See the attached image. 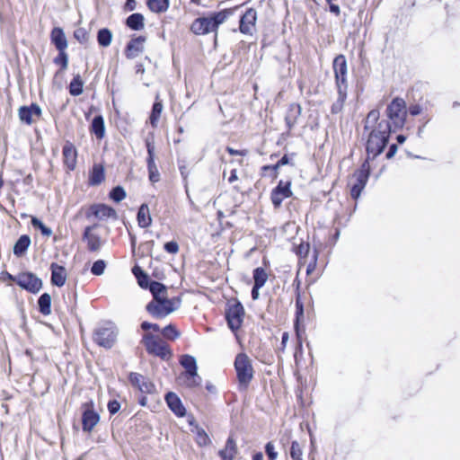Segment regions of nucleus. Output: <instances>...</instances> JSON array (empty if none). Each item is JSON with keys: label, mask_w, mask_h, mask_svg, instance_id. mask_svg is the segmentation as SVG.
<instances>
[{"label": "nucleus", "mask_w": 460, "mask_h": 460, "mask_svg": "<svg viewBox=\"0 0 460 460\" xmlns=\"http://www.w3.org/2000/svg\"><path fill=\"white\" fill-rule=\"evenodd\" d=\"M148 9L154 13H165L170 5V0H146Z\"/></svg>", "instance_id": "32"}, {"label": "nucleus", "mask_w": 460, "mask_h": 460, "mask_svg": "<svg viewBox=\"0 0 460 460\" xmlns=\"http://www.w3.org/2000/svg\"><path fill=\"white\" fill-rule=\"evenodd\" d=\"M84 82L81 75L79 74L74 75L67 86L70 95L74 97L81 95L84 93Z\"/></svg>", "instance_id": "28"}, {"label": "nucleus", "mask_w": 460, "mask_h": 460, "mask_svg": "<svg viewBox=\"0 0 460 460\" xmlns=\"http://www.w3.org/2000/svg\"><path fill=\"white\" fill-rule=\"evenodd\" d=\"M257 13L248 9L240 19L239 30L243 34L252 35L256 31Z\"/></svg>", "instance_id": "17"}, {"label": "nucleus", "mask_w": 460, "mask_h": 460, "mask_svg": "<svg viewBox=\"0 0 460 460\" xmlns=\"http://www.w3.org/2000/svg\"><path fill=\"white\" fill-rule=\"evenodd\" d=\"M143 243H140L138 247H136V257H133L131 252V261L133 266L131 268V273L137 279V285L140 288L144 289V269L139 265L138 260L144 257Z\"/></svg>", "instance_id": "19"}, {"label": "nucleus", "mask_w": 460, "mask_h": 460, "mask_svg": "<svg viewBox=\"0 0 460 460\" xmlns=\"http://www.w3.org/2000/svg\"><path fill=\"white\" fill-rule=\"evenodd\" d=\"M85 217L87 219L95 217L99 220H106L108 218L117 220L119 216L115 208L105 203H94L91 205L85 212Z\"/></svg>", "instance_id": "10"}, {"label": "nucleus", "mask_w": 460, "mask_h": 460, "mask_svg": "<svg viewBox=\"0 0 460 460\" xmlns=\"http://www.w3.org/2000/svg\"><path fill=\"white\" fill-rule=\"evenodd\" d=\"M422 112V108L419 104H413L409 107V113L412 116H417Z\"/></svg>", "instance_id": "59"}, {"label": "nucleus", "mask_w": 460, "mask_h": 460, "mask_svg": "<svg viewBox=\"0 0 460 460\" xmlns=\"http://www.w3.org/2000/svg\"><path fill=\"white\" fill-rule=\"evenodd\" d=\"M310 246L307 243H301L296 249V254L300 258H305L309 253Z\"/></svg>", "instance_id": "51"}, {"label": "nucleus", "mask_w": 460, "mask_h": 460, "mask_svg": "<svg viewBox=\"0 0 460 460\" xmlns=\"http://www.w3.org/2000/svg\"><path fill=\"white\" fill-rule=\"evenodd\" d=\"M301 106L296 103H292L289 105L285 120L288 128H291L297 120V118L301 114Z\"/></svg>", "instance_id": "31"}, {"label": "nucleus", "mask_w": 460, "mask_h": 460, "mask_svg": "<svg viewBox=\"0 0 460 460\" xmlns=\"http://www.w3.org/2000/svg\"><path fill=\"white\" fill-rule=\"evenodd\" d=\"M231 14L232 12L230 10H222L210 13L207 16L199 17L192 22L190 31L196 35L217 33L218 27L223 24Z\"/></svg>", "instance_id": "3"}, {"label": "nucleus", "mask_w": 460, "mask_h": 460, "mask_svg": "<svg viewBox=\"0 0 460 460\" xmlns=\"http://www.w3.org/2000/svg\"><path fill=\"white\" fill-rule=\"evenodd\" d=\"M316 261H317V252H314L313 254L312 261H310V263L307 265V268H306V273L308 275L311 274L315 270Z\"/></svg>", "instance_id": "56"}, {"label": "nucleus", "mask_w": 460, "mask_h": 460, "mask_svg": "<svg viewBox=\"0 0 460 460\" xmlns=\"http://www.w3.org/2000/svg\"><path fill=\"white\" fill-rule=\"evenodd\" d=\"M147 151L149 154V161H148V170H149V180L152 182H156L159 181V172L155 166L153 161V147L148 145Z\"/></svg>", "instance_id": "39"}, {"label": "nucleus", "mask_w": 460, "mask_h": 460, "mask_svg": "<svg viewBox=\"0 0 460 460\" xmlns=\"http://www.w3.org/2000/svg\"><path fill=\"white\" fill-rule=\"evenodd\" d=\"M290 185V181H279L277 187L272 190L270 199L275 208H279L282 201L292 195Z\"/></svg>", "instance_id": "16"}, {"label": "nucleus", "mask_w": 460, "mask_h": 460, "mask_svg": "<svg viewBox=\"0 0 460 460\" xmlns=\"http://www.w3.org/2000/svg\"><path fill=\"white\" fill-rule=\"evenodd\" d=\"M237 172L236 170L234 169L230 172V176L228 177V182L233 183L237 180Z\"/></svg>", "instance_id": "63"}, {"label": "nucleus", "mask_w": 460, "mask_h": 460, "mask_svg": "<svg viewBox=\"0 0 460 460\" xmlns=\"http://www.w3.org/2000/svg\"><path fill=\"white\" fill-rule=\"evenodd\" d=\"M89 130L90 133L95 136L98 140L104 138L106 129L104 118L102 114H97L93 117L90 124Z\"/></svg>", "instance_id": "25"}, {"label": "nucleus", "mask_w": 460, "mask_h": 460, "mask_svg": "<svg viewBox=\"0 0 460 460\" xmlns=\"http://www.w3.org/2000/svg\"><path fill=\"white\" fill-rule=\"evenodd\" d=\"M32 181H33V177H32V175L31 173H29L28 175H26L23 178V184L24 185L31 186L32 184Z\"/></svg>", "instance_id": "64"}, {"label": "nucleus", "mask_w": 460, "mask_h": 460, "mask_svg": "<svg viewBox=\"0 0 460 460\" xmlns=\"http://www.w3.org/2000/svg\"><path fill=\"white\" fill-rule=\"evenodd\" d=\"M118 330L111 323H107L104 326L96 328L93 334V341L100 347L111 349L117 341Z\"/></svg>", "instance_id": "5"}, {"label": "nucleus", "mask_w": 460, "mask_h": 460, "mask_svg": "<svg viewBox=\"0 0 460 460\" xmlns=\"http://www.w3.org/2000/svg\"><path fill=\"white\" fill-rule=\"evenodd\" d=\"M106 267V261L102 259H99L93 261L91 267V273L94 276H102L104 273Z\"/></svg>", "instance_id": "45"}, {"label": "nucleus", "mask_w": 460, "mask_h": 460, "mask_svg": "<svg viewBox=\"0 0 460 460\" xmlns=\"http://www.w3.org/2000/svg\"><path fill=\"white\" fill-rule=\"evenodd\" d=\"M290 456L293 460H303V447L299 442L291 443Z\"/></svg>", "instance_id": "46"}, {"label": "nucleus", "mask_w": 460, "mask_h": 460, "mask_svg": "<svg viewBox=\"0 0 460 460\" xmlns=\"http://www.w3.org/2000/svg\"><path fill=\"white\" fill-rule=\"evenodd\" d=\"M166 402L169 408L179 417L185 415V408L181 403V399L174 393H168L165 396Z\"/></svg>", "instance_id": "26"}, {"label": "nucleus", "mask_w": 460, "mask_h": 460, "mask_svg": "<svg viewBox=\"0 0 460 460\" xmlns=\"http://www.w3.org/2000/svg\"><path fill=\"white\" fill-rule=\"evenodd\" d=\"M49 270L51 272V285L58 288L63 287L66 284L67 278L66 268L57 262H51Z\"/></svg>", "instance_id": "21"}, {"label": "nucleus", "mask_w": 460, "mask_h": 460, "mask_svg": "<svg viewBox=\"0 0 460 460\" xmlns=\"http://www.w3.org/2000/svg\"><path fill=\"white\" fill-rule=\"evenodd\" d=\"M16 279V285L31 294H38L43 287L42 279L29 270L20 272Z\"/></svg>", "instance_id": "8"}, {"label": "nucleus", "mask_w": 460, "mask_h": 460, "mask_svg": "<svg viewBox=\"0 0 460 460\" xmlns=\"http://www.w3.org/2000/svg\"><path fill=\"white\" fill-rule=\"evenodd\" d=\"M164 250L172 254H175L179 252V245L176 242L171 241L164 244Z\"/></svg>", "instance_id": "54"}, {"label": "nucleus", "mask_w": 460, "mask_h": 460, "mask_svg": "<svg viewBox=\"0 0 460 460\" xmlns=\"http://www.w3.org/2000/svg\"><path fill=\"white\" fill-rule=\"evenodd\" d=\"M196 441L199 446H207L209 444L210 439L203 429H199L197 431Z\"/></svg>", "instance_id": "50"}, {"label": "nucleus", "mask_w": 460, "mask_h": 460, "mask_svg": "<svg viewBox=\"0 0 460 460\" xmlns=\"http://www.w3.org/2000/svg\"><path fill=\"white\" fill-rule=\"evenodd\" d=\"M146 349L162 359H169L172 356L171 350L165 341L159 338H146Z\"/></svg>", "instance_id": "11"}, {"label": "nucleus", "mask_w": 460, "mask_h": 460, "mask_svg": "<svg viewBox=\"0 0 460 460\" xmlns=\"http://www.w3.org/2000/svg\"><path fill=\"white\" fill-rule=\"evenodd\" d=\"M234 367L240 385L245 388L253 376V369L250 358L245 354L237 355Z\"/></svg>", "instance_id": "9"}, {"label": "nucleus", "mask_w": 460, "mask_h": 460, "mask_svg": "<svg viewBox=\"0 0 460 460\" xmlns=\"http://www.w3.org/2000/svg\"><path fill=\"white\" fill-rule=\"evenodd\" d=\"M124 225L127 228V231L129 235V241H130V247H131V252L133 253V257H136V246H137V236L135 234L131 231V226L128 227V225L124 222Z\"/></svg>", "instance_id": "52"}, {"label": "nucleus", "mask_w": 460, "mask_h": 460, "mask_svg": "<svg viewBox=\"0 0 460 460\" xmlns=\"http://www.w3.org/2000/svg\"><path fill=\"white\" fill-rule=\"evenodd\" d=\"M112 37V32L108 28H102L97 31V42L100 47H109L111 44Z\"/></svg>", "instance_id": "33"}, {"label": "nucleus", "mask_w": 460, "mask_h": 460, "mask_svg": "<svg viewBox=\"0 0 460 460\" xmlns=\"http://www.w3.org/2000/svg\"><path fill=\"white\" fill-rule=\"evenodd\" d=\"M50 43L56 49H66L68 42L63 28L54 27L50 31Z\"/></svg>", "instance_id": "24"}, {"label": "nucleus", "mask_w": 460, "mask_h": 460, "mask_svg": "<svg viewBox=\"0 0 460 460\" xmlns=\"http://www.w3.org/2000/svg\"><path fill=\"white\" fill-rule=\"evenodd\" d=\"M243 314V307L240 303H234L229 305L226 311V320L232 331H236L240 328Z\"/></svg>", "instance_id": "14"}, {"label": "nucleus", "mask_w": 460, "mask_h": 460, "mask_svg": "<svg viewBox=\"0 0 460 460\" xmlns=\"http://www.w3.org/2000/svg\"><path fill=\"white\" fill-rule=\"evenodd\" d=\"M31 224L34 229L39 230L40 234L45 237H49L53 234L52 229L45 225L41 219L35 216L31 217Z\"/></svg>", "instance_id": "34"}, {"label": "nucleus", "mask_w": 460, "mask_h": 460, "mask_svg": "<svg viewBox=\"0 0 460 460\" xmlns=\"http://www.w3.org/2000/svg\"><path fill=\"white\" fill-rule=\"evenodd\" d=\"M180 385L188 388H196L200 386L202 379L198 372L181 373L177 377Z\"/></svg>", "instance_id": "23"}, {"label": "nucleus", "mask_w": 460, "mask_h": 460, "mask_svg": "<svg viewBox=\"0 0 460 460\" xmlns=\"http://www.w3.org/2000/svg\"><path fill=\"white\" fill-rule=\"evenodd\" d=\"M254 285L263 287L268 279V274L262 268H257L253 271Z\"/></svg>", "instance_id": "44"}, {"label": "nucleus", "mask_w": 460, "mask_h": 460, "mask_svg": "<svg viewBox=\"0 0 460 460\" xmlns=\"http://www.w3.org/2000/svg\"><path fill=\"white\" fill-rule=\"evenodd\" d=\"M347 97V89H338V98L336 102L332 106V113H339L341 111L345 100Z\"/></svg>", "instance_id": "41"}, {"label": "nucleus", "mask_w": 460, "mask_h": 460, "mask_svg": "<svg viewBox=\"0 0 460 460\" xmlns=\"http://www.w3.org/2000/svg\"><path fill=\"white\" fill-rule=\"evenodd\" d=\"M81 411L82 430L84 433H91L101 420L99 412L94 409V402L89 400L82 403Z\"/></svg>", "instance_id": "7"}, {"label": "nucleus", "mask_w": 460, "mask_h": 460, "mask_svg": "<svg viewBox=\"0 0 460 460\" xmlns=\"http://www.w3.org/2000/svg\"><path fill=\"white\" fill-rule=\"evenodd\" d=\"M97 111V108L94 106V105H91L89 108H88V111L84 112V117L85 119L88 120L91 117V115L95 111Z\"/></svg>", "instance_id": "61"}, {"label": "nucleus", "mask_w": 460, "mask_h": 460, "mask_svg": "<svg viewBox=\"0 0 460 460\" xmlns=\"http://www.w3.org/2000/svg\"><path fill=\"white\" fill-rule=\"evenodd\" d=\"M137 7V2L135 0H126L123 9L125 12L134 11Z\"/></svg>", "instance_id": "58"}, {"label": "nucleus", "mask_w": 460, "mask_h": 460, "mask_svg": "<svg viewBox=\"0 0 460 460\" xmlns=\"http://www.w3.org/2000/svg\"><path fill=\"white\" fill-rule=\"evenodd\" d=\"M125 24L132 31H140L144 28V14L134 13L127 17Z\"/></svg>", "instance_id": "29"}, {"label": "nucleus", "mask_w": 460, "mask_h": 460, "mask_svg": "<svg viewBox=\"0 0 460 460\" xmlns=\"http://www.w3.org/2000/svg\"><path fill=\"white\" fill-rule=\"evenodd\" d=\"M180 364L184 368L182 373L198 372L197 361L194 357L190 355H183L181 357Z\"/></svg>", "instance_id": "35"}, {"label": "nucleus", "mask_w": 460, "mask_h": 460, "mask_svg": "<svg viewBox=\"0 0 460 460\" xmlns=\"http://www.w3.org/2000/svg\"><path fill=\"white\" fill-rule=\"evenodd\" d=\"M137 225L140 228H144V203H141L138 206V210L137 214Z\"/></svg>", "instance_id": "55"}, {"label": "nucleus", "mask_w": 460, "mask_h": 460, "mask_svg": "<svg viewBox=\"0 0 460 460\" xmlns=\"http://www.w3.org/2000/svg\"><path fill=\"white\" fill-rule=\"evenodd\" d=\"M16 278H17V275H16V276H14V275H13V274L9 273V272H8V271H6V270H4V271H2V272L0 273V279H1L2 281H4V280L8 279V280H12V281H13V282H15V283H16V281H17Z\"/></svg>", "instance_id": "57"}, {"label": "nucleus", "mask_w": 460, "mask_h": 460, "mask_svg": "<svg viewBox=\"0 0 460 460\" xmlns=\"http://www.w3.org/2000/svg\"><path fill=\"white\" fill-rule=\"evenodd\" d=\"M379 111L373 110L367 114L366 119L365 128L369 130L367 143V158L366 161L374 159L382 153L390 136V123L385 119L379 121ZM367 163L369 164V162Z\"/></svg>", "instance_id": "1"}, {"label": "nucleus", "mask_w": 460, "mask_h": 460, "mask_svg": "<svg viewBox=\"0 0 460 460\" xmlns=\"http://www.w3.org/2000/svg\"><path fill=\"white\" fill-rule=\"evenodd\" d=\"M406 102L402 98H394L386 108V116L394 129L402 128L407 118Z\"/></svg>", "instance_id": "4"}, {"label": "nucleus", "mask_w": 460, "mask_h": 460, "mask_svg": "<svg viewBox=\"0 0 460 460\" xmlns=\"http://www.w3.org/2000/svg\"><path fill=\"white\" fill-rule=\"evenodd\" d=\"M265 451L270 460H276L278 457V452L275 450V447L271 442H268L265 446Z\"/></svg>", "instance_id": "53"}, {"label": "nucleus", "mask_w": 460, "mask_h": 460, "mask_svg": "<svg viewBox=\"0 0 460 460\" xmlns=\"http://www.w3.org/2000/svg\"><path fill=\"white\" fill-rule=\"evenodd\" d=\"M143 376L137 372H129L128 375V380L130 385L139 392H142L144 382H142Z\"/></svg>", "instance_id": "42"}, {"label": "nucleus", "mask_w": 460, "mask_h": 460, "mask_svg": "<svg viewBox=\"0 0 460 460\" xmlns=\"http://www.w3.org/2000/svg\"><path fill=\"white\" fill-rule=\"evenodd\" d=\"M330 5V11L332 13H335L336 15H339L340 14V7L339 5L333 4V2H331V4H329Z\"/></svg>", "instance_id": "62"}, {"label": "nucleus", "mask_w": 460, "mask_h": 460, "mask_svg": "<svg viewBox=\"0 0 460 460\" xmlns=\"http://www.w3.org/2000/svg\"><path fill=\"white\" fill-rule=\"evenodd\" d=\"M396 151H397V146H396V145L393 144L390 146V148H389V150H388V152L386 154V157L388 159L392 158L395 155Z\"/></svg>", "instance_id": "60"}, {"label": "nucleus", "mask_w": 460, "mask_h": 460, "mask_svg": "<svg viewBox=\"0 0 460 460\" xmlns=\"http://www.w3.org/2000/svg\"><path fill=\"white\" fill-rule=\"evenodd\" d=\"M163 111V103L158 97L153 105L152 111L149 117L150 123L153 127H156Z\"/></svg>", "instance_id": "37"}, {"label": "nucleus", "mask_w": 460, "mask_h": 460, "mask_svg": "<svg viewBox=\"0 0 460 460\" xmlns=\"http://www.w3.org/2000/svg\"><path fill=\"white\" fill-rule=\"evenodd\" d=\"M38 310L42 315H49L51 314V296L45 292L38 298Z\"/></svg>", "instance_id": "30"}, {"label": "nucleus", "mask_w": 460, "mask_h": 460, "mask_svg": "<svg viewBox=\"0 0 460 460\" xmlns=\"http://www.w3.org/2000/svg\"><path fill=\"white\" fill-rule=\"evenodd\" d=\"M333 71L335 75L337 89H347V61L343 55L337 56L333 60Z\"/></svg>", "instance_id": "12"}, {"label": "nucleus", "mask_w": 460, "mask_h": 460, "mask_svg": "<svg viewBox=\"0 0 460 460\" xmlns=\"http://www.w3.org/2000/svg\"><path fill=\"white\" fill-rule=\"evenodd\" d=\"M144 51V35H133L126 44L124 54L128 59H134Z\"/></svg>", "instance_id": "18"}, {"label": "nucleus", "mask_w": 460, "mask_h": 460, "mask_svg": "<svg viewBox=\"0 0 460 460\" xmlns=\"http://www.w3.org/2000/svg\"><path fill=\"white\" fill-rule=\"evenodd\" d=\"M120 408H121V403L116 399H111L107 403V409H108V411L111 416L118 413L119 411Z\"/></svg>", "instance_id": "49"}, {"label": "nucleus", "mask_w": 460, "mask_h": 460, "mask_svg": "<svg viewBox=\"0 0 460 460\" xmlns=\"http://www.w3.org/2000/svg\"><path fill=\"white\" fill-rule=\"evenodd\" d=\"M162 333L165 338L169 340H175L180 336V333L172 325H168L165 328H164Z\"/></svg>", "instance_id": "48"}, {"label": "nucleus", "mask_w": 460, "mask_h": 460, "mask_svg": "<svg viewBox=\"0 0 460 460\" xmlns=\"http://www.w3.org/2000/svg\"><path fill=\"white\" fill-rule=\"evenodd\" d=\"M296 312L295 329H296L297 336H299V332H300L299 324L301 322L304 321V307H303V304H302L299 296L296 297Z\"/></svg>", "instance_id": "43"}, {"label": "nucleus", "mask_w": 460, "mask_h": 460, "mask_svg": "<svg viewBox=\"0 0 460 460\" xmlns=\"http://www.w3.org/2000/svg\"><path fill=\"white\" fill-rule=\"evenodd\" d=\"M99 226V224L95 223L92 226L84 227L82 234V240L86 242L87 249L89 252H94L100 250L102 247V239L100 235L93 234L92 231Z\"/></svg>", "instance_id": "15"}, {"label": "nucleus", "mask_w": 460, "mask_h": 460, "mask_svg": "<svg viewBox=\"0 0 460 460\" xmlns=\"http://www.w3.org/2000/svg\"><path fill=\"white\" fill-rule=\"evenodd\" d=\"M369 172L370 165L367 161H365L360 169L355 172L349 178L348 184L350 188V195L354 199L360 196L368 180Z\"/></svg>", "instance_id": "6"}, {"label": "nucleus", "mask_w": 460, "mask_h": 460, "mask_svg": "<svg viewBox=\"0 0 460 460\" xmlns=\"http://www.w3.org/2000/svg\"><path fill=\"white\" fill-rule=\"evenodd\" d=\"M31 243V239L28 234H22L14 243L13 247V254L20 258L22 257L28 251Z\"/></svg>", "instance_id": "27"}, {"label": "nucleus", "mask_w": 460, "mask_h": 460, "mask_svg": "<svg viewBox=\"0 0 460 460\" xmlns=\"http://www.w3.org/2000/svg\"><path fill=\"white\" fill-rule=\"evenodd\" d=\"M58 55L54 58L53 62L60 67V71L66 70L68 66V54L66 49H57Z\"/></svg>", "instance_id": "40"}, {"label": "nucleus", "mask_w": 460, "mask_h": 460, "mask_svg": "<svg viewBox=\"0 0 460 460\" xmlns=\"http://www.w3.org/2000/svg\"><path fill=\"white\" fill-rule=\"evenodd\" d=\"M42 110L36 102H31L30 105H22L18 110V117L22 124L31 126L33 122V116L40 118Z\"/></svg>", "instance_id": "13"}, {"label": "nucleus", "mask_w": 460, "mask_h": 460, "mask_svg": "<svg viewBox=\"0 0 460 460\" xmlns=\"http://www.w3.org/2000/svg\"><path fill=\"white\" fill-rule=\"evenodd\" d=\"M146 288H148L153 296V300L146 306L152 315L164 317L180 306L181 300L179 298H168L166 287L160 282L148 280L146 275Z\"/></svg>", "instance_id": "2"}, {"label": "nucleus", "mask_w": 460, "mask_h": 460, "mask_svg": "<svg viewBox=\"0 0 460 460\" xmlns=\"http://www.w3.org/2000/svg\"><path fill=\"white\" fill-rule=\"evenodd\" d=\"M127 196V192L123 186L116 185L109 191L108 197L114 203L121 202Z\"/></svg>", "instance_id": "36"}, {"label": "nucleus", "mask_w": 460, "mask_h": 460, "mask_svg": "<svg viewBox=\"0 0 460 460\" xmlns=\"http://www.w3.org/2000/svg\"><path fill=\"white\" fill-rule=\"evenodd\" d=\"M105 180V168L102 164H93L88 173V185L99 186Z\"/></svg>", "instance_id": "22"}, {"label": "nucleus", "mask_w": 460, "mask_h": 460, "mask_svg": "<svg viewBox=\"0 0 460 460\" xmlns=\"http://www.w3.org/2000/svg\"><path fill=\"white\" fill-rule=\"evenodd\" d=\"M235 453V444L232 438H228L225 448L219 452V455L223 460H233Z\"/></svg>", "instance_id": "38"}, {"label": "nucleus", "mask_w": 460, "mask_h": 460, "mask_svg": "<svg viewBox=\"0 0 460 460\" xmlns=\"http://www.w3.org/2000/svg\"><path fill=\"white\" fill-rule=\"evenodd\" d=\"M75 39L81 44H84L88 41L89 34L84 28H78L74 31Z\"/></svg>", "instance_id": "47"}, {"label": "nucleus", "mask_w": 460, "mask_h": 460, "mask_svg": "<svg viewBox=\"0 0 460 460\" xmlns=\"http://www.w3.org/2000/svg\"><path fill=\"white\" fill-rule=\"evenodd\" d=\"M63 163L69 171H74L77 162V150L70 141H66L62 148Z\"/></svg>", "instance_id": "20"}]
</instances>
